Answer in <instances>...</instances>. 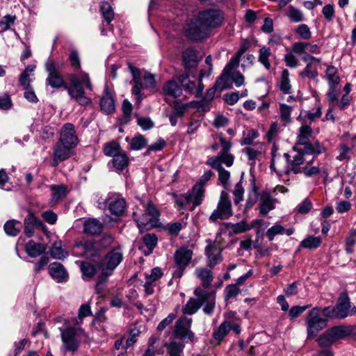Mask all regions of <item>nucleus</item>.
<instances>
[{"label":"nucleus","mask_w":356,"mask_h":356,"mask_svg":"<svg viewBox=\"0 0 356 356\" xmlns=\"http://www.w3.org/2000/svg\"><path fill=\"white\" fill-rule=\"evenodd\" d=\"M311 154L305 151L296 149L294 146L292 151L283 154L286 164H282V173L289 174L291 172L294 174L302 173L305 165H311L313 161V158L308 160L306 157Z\"/></svg>","instance_id":"nucleus-1"},{"label":"nucleus","mask_w":356,"mask_h":356,"mask_svg":"<svg viewBox=\"0 0 356 356\" xmlns=\"http://www.w3.org/2000/svg\"><path fill=\"white\" fill-rule=\"evenodd\" d=\"M143 207L145 208V213L138 216L136 212L133 213L138 227L141 230L159 227V217L161 216L159 209L151 201L144 204Z\"/></svg>","instance_id":"nucleus-2"},{"label":"nucleus","mask_w":356,"mask_h":356,"mask_svg":"<svg viewBox=\"0 0 356 356\" xmlns=\"http://www.w3.org/2000/svg\"><path fill=\"white\" fill-rule=\"evenodd\" d=\"M223 12L218 8L202 10V38L210 34L213 29L220 26L224 21Z\"/></svg>","instance_id":"nucleus-3"},{"label":"nucleus","mask_w":356,"mask_h":356,"mask_svg":"<svg viewBox=\"0 0 356 356\" xmlns=\"http://www.w3.org/2000/svg\"><path fill=\"white\" fill-rule=\"evenodd\" d=\"M128 68L134 83L133 89H149L156 87V79L154 74L145 69H139L131 63Z\"/></svg>","instance_id":"nucleus-4"},{"label":"nucleus","mask_w":356,"mask_h":356,"mask_svg":"<svg viewBox=\"0 0 356 356\" xmlns=\"http://www.w3.org/2000/svg\"><path fill=\"white\" fill-rule=\"evenodd\" d=\"M312 129L309 125H302L299 129V134L297 136V142L294 145L296 149L305 151L309 154H319L322 152V147L318 143L316 146L309 142V137L312 136Z\"/></svg>","instance_id":"nucleus-5"},{"label":"nucleus","mask_w":356,"mask_h":356,"mask_svg":"<svg viewBox=\"0 0 356 356\" xmlns=\"http://www.w3.org/2000/svg\"><path fill=\"white\" fill-rule=\"evenodd\" d=\"M98 207L105 209L107 207L111 214L120 216L126 209V201L120 193H109L106 198L98 200Z\"/></svg>","instance_id":"nucleus-6"},{"label":"nucleus","mask_w":356,"mask_h":356,"mask_svg":"<svg viewBox=\"0 0 356 356\" xmlns=\"http://www.w3.org/2000/svg\"><path fill=\"white\" fill-rule=\"evenodd\" d=\"M321 307H315L308 313L305 322L308 338L315 337L318 333L327 326V321L321 317Z\"/></svg>","instance_id":"nucleus-7"},{"label":"nucleus","mask_w":356,"mask_h":356,"mask_svg":"<svg viewBox=\"0 0 356 356\" xmlns=\"http://www.w3.org/2000/svg\"><path fill=\"white\" fill-rule=\"evenodd\" d=\"M352 333L353 330L350 327L336 326L321 334L318 339V343L322 347L329 346L337 340L349 336Z\"/></svg>","instance_id":"nucleus-8"},{"label":"nucleus","mask_w":356,"mask_h":356,"mask_svg":"<svg viewBox=\"0 0 356 356\" xmlns=\"http://www.w3.org/2000/svg\"><path fill=\"white\" fill-rule=\"evenodd\" d=\"M234 214L232 202L229 194L222 191L220 193V199L217 208L213 211L210 216L211 221H216L218 219L227 220Z\"/></svg>","instance_id":"nucleus-9"},{"label":"nucleus","mask_w":356,"mask_h":356,"mask_svg":"<svg viewBox=\"0 0 356 356\" xmlns=\"http://www.w3.org/2000/svg\"><path fill=\"white\" fill-rule=\"evenodd\" d=\"M179 209L188 207L191 210L200 204V184L197 182L191 193L180 196L174 195Z\"/></svg>","instance_id":"nucleus-10"},{"label":"nucleus","mask_w":356,"mask_h":356,"mask_svg":"<svg viewBox=\"0 0 356 356\" xmlns=\"http://www.w3.org/2000/svg\"><path fill=\"white\" fill-rule=\"evenodd\" d=\"M63 348L66 351L75 353L80 345L79 330L72 327L60 328Z\"/></svg>","instance_id":"nucleus-11"},{"label":"nucleus","mask_w":356,"mask_h":356,"mask_svg":"<svg viewBox=\"0 0 356 356\" xmlns=\"http://www.w3.org/2000/svg\"><path fill=\"white\" fill-rule=\"evenodd\" d=\"M44 67L48 74L47 83L49 86L54 88H60L65 86L58 67L53 60L48 59L44 64Z\"/></svg>","instance_id":"nucleus-12"},{"label":"nucleus","mask_w":356,"mask_h":356,"mask_svg":"<svg viewBox=\"0 0 356 356\" xmlns=\"http://www.w3.org/2000/svg\"><path fill=\"white\" fill-rule=\"evenodd\" d=\"M191 320V318H188L186 316L180 317L175 323V328L172 332L173 336L183 341L186 339L193 341L194 334L189 330Z\"/></svg>","instance_id":"nucleus-13"},{"label":"nucleus","mask_w":356,"mask_h":356,"mask_svg":"<svg viewBox=\"0 0 356 356\" xmlns=\"http://www.w3.org/2000/svg\"><path fill=\"white\" fill-rule=\"evenodd\" d=\"M337 312L339 319L352 316L356 314V306L353 305L346 293H342L337 302Z\"/></svg>","instance_id":"nucleus-14"},{"label":"nucleus","mask_w":356,"mask_h":356,"mask_svg":"<svg viewBox=\"0 0 356 356\" xmlns=\"http://www.w3.org/2000/svg\"><path fill=\"white\" fill-rule=\"evenodd\" d=\"M67 79L74 89H91L92 83L89 75L82 71H74L67 75Z\"/></svg>","instance_id":"nucleus-15"},{"label":"nucleus","mask_w":356,"mask_h":356,"mask_svg":"<svg viewBox=\"0 0 356 356\" xmlns=\"http://www.w3.org/2000/svg\"><path fill=\"white\" fill-rule=\"evenodd\" d=\"M200 108V103L199 102H191L186 104H181L179 102L175 101L174 102V107L172 113L169 116L170 124L175 126L179 119L182 118L186 111L191 108H196L197 111Z\"/></svg>","instance_id":"nucleus-16"},{"label":"nucleus","mask_w":356,"mask_h":356,"mask_svg":"<svg viewBox=\"0 0 356 356\" xmlns=\"http://www.w3.org/2000/svg\"><path fill=\"white\" fill-rule=\"evenodd\" d=\"M58 142L73 149L77 145L79 139L76 134L74 126L72 124L66 123L62 127Z\"/></svg>","instance_id":"nucleus-17"},{"label":"nucleus","mask_w":356,"mask_h":356,"mask_svg":"<svg viewBox=\"0 0 356 356\" xmlns=\"http://www.w3.org/2000/svg\"><path fill=\"white\" fill-rule=\"evenodd\" d=\"M123 259V254L120 247L115 248L108 252L105 257L101 261L99 265L111 271L121 263Z\"/></svg>","instance_id":"nucleus-18"},{"label":"nucleus","mask_w":356,"mask_h":356,"mask_svg":"<svg viewBox=\"0 0 356 356\" xmlns=\"http://www.w3.org/2000/svg\"><path fill=\"white\" fill-rule=\"evenodd\" d=\"M73 148L57 142L53 148L51 165L56 167L60 162L68 159L72 156Z\"/></svg>","instance_id":"nucleus-19"},{"label":"nucleus","mask_w":356,"mask_h":356,"mask_svg":"<svg viewBox=\"0 0 356 356\" xmlns=\"http://www.w3.org/2000/svg\"><path fill=\"white\" fill-rule=\"evenodd\" d=\"M277 202L276 198L273 197L268 191L260 192V200L258 206L259 214L266 216L270 211L275 208Z\"/></svg>","instance_id":"nucleus-20"},{"label":"nucleus","mask_w":356,"mask_h":356,"mask_svg":"<svg viewBox=\"0 0 356 356\" xmlns=\"http://www.w3.org/2000/svg\"><path fill=\"white\" fill-rule=\"evenodd\" d=\"M207 242L208 245L205 248V254L207 257L208 266L213 268L222 260L221 249L216 241L207 240Z\"/></svg>","instance_id":"nucleus-21"},{"label":"nucleus","mask_w":356,"mask_h":356,"mask_svg":"<svg viewBox=\"0 0 356 356\" xmlns=\"http://www.w3.org/2000/svg\"><path fill=\"white\" fill-rule=\"evenodd\" d=\"M198 13L195 18L187 21L184 26L186 36L191 40L197 41L200 39V17Z\"/></svg>","instance_id":"nucleus-22"},{"label":"nucleus","mask_w":356,"mask_h":356,"mask_svg":"<svg viewBox=\"0 0 356 356\" xmlns=\"http://www.w3.org/2000/svg\"><path fill=\"white\" fill-rule=\"evenodd\" d=\"M45 225L38 220L33 213L29 210L27 216L24 220V232L27 237H31L34 234L35 228L44 229Z\"/></svg>","instance_id":"nucleus-23"},{"label":"nucleus","mask_w":356,"mask_h":356,"mask_svg":"<svg viewBox=\"0 0 356 356\" xmlns=\"http://www.w3.org/2000/svg\"><path fill=\"white\" fill-rule=\"evenodd\" d=\"M241 57L237 54H235L230 59L229 63L224 67L221 75L217 79V83L220 84L222 83H228L229 81V76L231 72H233L238 65Z\"/></svg>","instance_id":"nucleus-24"},{"label":"nucleus","mask_w":356,"mask_h":356,"mask_svg":"<svg viewBox=\"0 0 356 356\" xmlns=\"http://www.w3.org/2000/svg\"><path fill=\"white\" fill-rule=\"evenodd\" d=\"M216 305V291L211 289L209 291H202V307L206 314H212Z\"/></svg>","instance_id":"nucleus-25"},{"label":"nucleus","mask_w":356,"mask_h":356,"mask_svg":"<svg viewBox=\"0 0 356 356\" xmlns=\"http://www.w3.org/2000/svg\"><path fill=\"white\" fill-rule=\"evenodd\" d=\"M49 274L57 282H66L68 273L64 266L58 262H54L49 266Z\"/></svg>","instance_id":"nucleus-26"},{"label":"nucleus","mask_w":356,"mask_h":356,"mask_svg":"<svg viewBox=\"0 0 356 356\" xmlns=\"http://www.w3.org/2000/svg\"><path fill=\"white\" fill-rule=\"evenodd\" d=\"M244 82V76L241 72H231L229 81L228 83H225L223 82L220 84H218L216 81L212 89H228L232 83H234L236 87L239 88L243 86Z\"/></svg>","instance_id":"nucleus-27"},{"label":"nucleus","mask_w":356,"mask_h":356,"mask_svg":"<svg viewBox=\"0 0 356 356\" xmlns=\"http://www.w3.org/2000/svg\"><path fill=\"white\" fill-rule=\"evenodd\" d=\"M277 146L274 143L271 149V161L270 168L272 171L275 172L277 175L282 173V161L284 156L277 153Z\"/></svg>","instance_id":"nucleus-28"},{"label":"nucleus","mask_w":356,"mask_h":356,"mask_svg":"<svg viewBox=\"0 0 356 356\" xmlns=\"http://www.w3.org/2000/svg\"><path fill=\"white\" fill-rule=\"evenodd\" d=\"M193 252L186 248H181L175 252V259L177 266L182 268L187 266L192 258Z\"/></svg>","instance_id":"nucleus-29"},{"label":"nucleus","mask_w":356,"mask_h":356,"mask_svg":"<svg viewBox=\"0 0 356 356\" xmlns=\"http://www.w3.org/2000/svg\"><path fill=\"white\" fill-rule=\"evenodd\" d=\"M195 298H191L184 307L183 308V314L184 315H192L196 313L200 307V289L197 288L195 290Z\"/></svg>","instance_id":"nucleus-30"},{"label":"nucleus","mask_w":356,"mask_h":356,"mask_svg":"<svg viewBox=\"0 0 356 356\" xmlns=\"http://www.w3.org/2000/svg\"><path fill=\"white\" fill-rule=\"evenodd\" d=\"M35 69V65H29L26 67L25 70L20 74L19 77V81L20 86L23 87L24 89H29L31 88L30 83L33 79Z\"/></svg>","instance_id":"nucleus-31"},{"label":"nucleus","mask_w":356,"mask_h":356,"mask_svg":"<svg viewBox=\"0 0 356 356\" xmlns=\"http://www.w3.org/2000/svg\"><path fill=\"white\" fill-rule=\"evenodd\" d=\"M260 193L258 192V188L256 186L255 179L253 178L251 183V188L248 193L245 202L244 212L250 209L257 202H259Z\"/></svg>","instance_id":"nucleus-32"},{"label":"nucleus","mask_w":356,"mask_h":356,"mask_svg":"<svg viewBox=\"0 0 356 356\" xmlns=\"http://www.w3.org/2000/svg\"><path fill=\"white\" fill-rule=\"evenodd\" d=\"M179 81L180 83V86H178L176 81H169L165 84L163 89H179L180 87H183L184 89H193L195 87L193 83H190L187 74H180L179 76Z\"/></svg>","instance_id":"nucleus-33"},{"label":"nucleus","mask_w":356,"mask_h":356,"mask_svg":"<svg viewBox=\"0 0 356 356\" xmlns=\"http://www.w3.org/2000/svg\"><path fill=\"white\" fill-rule=\"evenodd\" d=\"M197 51L192 48H188L183 52V60L186 68H194L198 65Z\"/></svg>","instance_id":"nucleus-34"},{"label":"nucleus","mask_w":356,"mask_h":356,"mask_svg":"<svg viewBox=\"0 0 356 356\" xmlns=\"http://www.w3.org/2000/svg\"><path fill=\"white\" fill-rule=\"evenodd\" d=\"M102 223L95 218H88L84 221L83 223V232L90 234L96 235L101 233L102 230Z\"/></svg>","instance_id":"nucleus-35"},{"label":"nucleus","mask_w":356,"mask_h":356,"mask_svg":"<svg viewBox=\"0 0 356 356\" xmlns=\"http://www.w3.org/2000/svg\"><path fill=\"white\" fill-rule=\"evenodd\" d=\"M77 248L82 250V254L88 258L92 259L97 254V248L93 240L84 241L77 244Z\"/></svg>","instance_id":"nucleus-36"},{"label":"nucleus","mask_w":356,"mask_h":356,"mask_svg":"<svg viewBox=\"0 0 356 356\" xmlns=\"http://www.w3.org/2000/svg\"><path fill=\"white\" fill-rule=\"evenodd\" d=\"M47 248L44 245L37 243L33 241H29L25 245V251L31 257H37L44 253Z\"/></svg>","instance_id":"nucleus-37"},{"label":"nucleus","mask_w":356,"mask_h":356,"mask_svg":"<svg viewBox=\"0 0 356 356\" xmlns=\"http://www.w3.org/2000/svg\"><path fill=\"white\" fill-rule=\"evenodd\" d=\"M100 106L102 111L106 114H110L115 111V101L113 96L109 92H106L102 97Z\"/></svg>","instance_id":"nucleus-38"},{"label":"nucleus","mask_w":356,"mask_h":356,"mask_svg":"<svg viewBox=\"0 0 356 356\" xmlns=\"http://www.w3.org/2000/svg\"><path fill=\"white\" fill-rule=\"evenodd\" d=\"M273 56L269 47H262L259 51L258 60L267 70L271 68L270 58Z\"/></svg>","instance_id":"nucleus-39"},{"label":"nucleus","mask_w":356,"mask_h":356,"mask_svg":"<svg viewBox=\"0 0 356 356\" xmlns=\"http://www.w3.org/2000/svg\"><path fill=\"white\" fill-rule=\"evenodd\" d=\"M300 76L302 79L308 78L314 83L317 82V69L315 63L307 64L305 68L299 73Z\"/></svg>","instance_id":"nucleus-40"},{"label":"nucleus","mask_w":356,"mask_h":356,"mask_svg":"<svg viewBox=\"0 0 356 356\" xmlns=\"http://www.w3.org/2000/svg\"><path fill=\"white\" fill-rule=\"evenodd\" d=\"M70 97L81 106L91 104L90 98L87 97L84 90H68Z\"/></svg>","instance_id":"nucleus-41"},{"label":"nucleus","mask_w":356,"mask_h":356,"mask_svg":"<svg viewBox=\"0 0 356 356\" xmlns=\"http://www.w3.org/2000/svg\"><path fill=\"white\" fill-rule=\"evenodd\" d=\"M112 162L116 170L122 171L128 166L129 158L126 153H119L113 156Z\"/></svg>","instance_id":"nucleus-42"},{"label":"nucleus","mask_w":356,"mask_h":356,"mask_svg":"<svg viewBox=\"0 0 356 356\" xmlns=\"http://www.w3.org/2000/svg\"><path fill=\"white\" fill-rule=\"evenodd\" d=\"M263 146L262 145L254 147H248L243 149V152L248 156V159L250 161L251 165H255V161L258 159V156L262 153Z\"/></svg>","instance_id":"nucleus-43"},{"label":"nucleus","mask_w":356,"mask_h":356,"mask_svg":"<svg viewBox=\"0 0 356 356\" xmlns=\"http://www.w3.org/2000/svg\"><path fill=\"white\" fill-rule=\"evenodd\" d=\"M3 228L7 235L15 236L20 232L21 222L15 220H8Z\"/></svg>","instance_id":"nucleus-44"},{"label":"nucleus","mask_w":356,"mask_h":356,"mask_svg":"<svg viewBox=\"0 0 356 356\" xmlns=\"http://www.w3.org/2000/svg\"><path fill=\"white\" fill-rule=\"evenodd\" d=\"M122 117L120 118V124H127L131 120L133 111L132 104L127 100L124 99L122 105Z\"/></svg>","instance_id":"nucleus-45"},{"label":"nucleus","mask_w":356,"mask_h":356,"mask_svg":"<svg viewBox=\"0 0 356 356\" xmlns=\"http://www.w3.org/2000/svg\"><path fill=\"white\" fill-rule=\"evenodd\" d=\"M167 353L169 356H181L184 347L183 343H178L175 341H170L165 343Z\"/></svg>","instance_id":"nucleus-46"},{"label":"nucleus","mask_w":356,"mask_h":356,"mask_svg":"<svg viewBox=\"0 0 356 356\" xmlns=\"http://www.w3.org/2000/svg\"><path fill=\"white\" fill-rule=\"evenodd\" d=\"M51 256L56 259H63L67 257L68 252L65 251L60 241L55 242L49 250Z\"/></svg>","instance_id":"nucleus-47"},{"label":"nucleus","mask_w":356,"mask_h":356,"mask_svg":"<svg viewBox=\"0 0 356 356\" xmlns=\"http://www.w3.org/2000/svg\"><path fill=\"white\" fill-rule=\"evenodd\" d=\"M50 188L52 191L51 202L54 204L57 203L67 195L66 188L63 186L51 185Z\"/></svg>","instance_id":"nucleus-48"},{"label":"nucleus","mask_w":356,"mask_h":356,"mask_svg":"<svg viewBox=\"0 0 356 356\" xmlns=\"http://www.w3.org/2000/svg\"><path fill=\"white\" fill-rule=\"evenodd\" d=\"M286 15L291 22L295 23L301 22L304 20V15L302 11L293 6L288 7Z\"/></svg>","instance_id":"nucleus-49"},{"label":"nucleus","mask_w":356,"mask_h":356,"mask_svg":"<svg viewBox=\"0 0 356 356\" xmlns=\"http://www.w3.org/2000/svg\"><path fill=\"white\" fill-rule=\"evenodd\" d=\"M147 144V140L141 134H137L133 137L129 143V149L132 150H140Z\"/></svg>","instance_id":"nucleus-50"},{"label":"nucleus","mask_w":356,"mask_h":356,"mask_svg":"<svg viewBox=\"0 0 356 356\" xmlns=\"http://www.w3.org/2000/svg\"><path fill=\"white\" fill-rule=\"evenodd\" d=\"M321 243V238L318 236H309L300 244V248L307 249L317 248Z\"/></svg>","instance_id":"nucleus-51"},{"label":"nucleus","mask_w":356,"mask_h":356,"mask_svg":"<svg viewBox=\"0 0 356 356\" xmlns=\"http://www.w3.org/2000/svg\"><path fill=\"white\" fill-rule=\"evenodd\" d=\"M101 13L104 21L109 24L114 17V12L111 6L108 2H102L101 4Z\"/></svg>","instance_id":"nucleus-52"},{"label":"nucleus","mask_w":356,"mask_h":356,"mask_svg":"<svg viewBox=\"0 0 356 356\" xmlns=\"http://www.w3.org/2000/svg\"><path fill=\"white\" fill-rule=\"evenodd\" d=\"M104 152L105 155L113 157L120 153V145L118 142L112 140L105 144Z\"/></svg>","instance_id":"nucleus-53"},{"label":"nucleus","mask_w":356,"mask_h":356,"mask_svg":"<svg viewBox=\"0 0 356 356\" xmlns=\"http://www.w3.org/2000/svg\"><path fill=\"white\" fill-rule=\"evenodd\" d=\"M218 180L225 189L229 187L230 173L221 165L218 166Z\"/></svg>","instance_id":"nucleus-54"},{"label":"nucleus","mask_w":356,"mask_h":356,"mask_svg":"<svg viewBox=\"0 0 356 356\" xmlns=\"http://www.w3.org/2000/svg\"><path fill=\"white\" fill-rule=\"evenodd\" d=\"M232 326L229 322H223L222 323L220 324L218 330L214 332V338L218 341L222 340L225 337V336L229 332Z\"/></svg>","instance_id":"nucleus-55"},{"label":"nucleus","mask_w":356,"mask_h":356,"mask_svg":"<svg viewBox=\"0 0 356 356\" xmlns=\"http://www.w3.org/2000/svg\"><path fill=\"white\" fill-rule=\"evenodd\" d=\"M241 293L237 284L227 285L224 291L225 299L226 301L235 298Z\"/></svg>","instance_id":"nucleus-56"},{"label":"nucleus","mask_w":356,"mask_h":356,"mask_svg":"<svg viewBox=\"0 0 356 356\" xmlns=\"http://www.w3.org/2000/svg\"><path fill=\"white\" fill-rule=\"evenodd\" d=\"M80 268L83 276L87 278L92 277L96 273L95 266L88 262H80Z\"/></svg>","instance_id":"nucleus-57"},{"label":"nucleus","mask_w":356,"mask_h":356,"mask_svg":"<svg viewBox=\"0 0 356 356\" xmlns=\"http://www.w3.org/2000/svg\"><path fill=\"white\" fill-rule=\"evenodd\" d=\"M337 69L333 66H329L326 70V76L330 84V87H334L339 81V77L337 74Z\"/></svg>","instance_id":"nucleus-58"},{"label":"nucleus","mask_w":356,"mask_h":356,"mask_svg":"<svg viewBox=\"0 0 356 356\" xmlns=\"http://www.w3.org/2000/svg\"><path fill=\"white\" fill-rule=\"evenodd\" d=\"M356 243V229H352L346 239V251L350 254L353 252V247Z\"/></svg>","instance_id":"nucleus-59"},{"label":"nucleus","mask_w":356,"mask_h":356,"mask_svg":"<svg viewBox=\"0 0 356 356\" xmlns=\"http://www.w3.org/2000/svg\"><path fill=\"white\" fill-rule=\"evenodd\" d=\"M339 155L337 156V159L339 161H349L350 160V156H349V153L351 151V149L344 143L340 144L338 147Z\"/></svg>","instance_id":"nucleus-60"},{"label":"nucleus","mask_w":356,"mask_h":356,"mask_svg":"<svg viewBox=\"0 0 356 356\" xmlns=\"http://www.w3.org/2000/svg\"><path fill=\"white\" fill-rule=\"evenodd\" d=\"M285 232V228L279 224H275L266 231V236L269 239L270 241H272L275 236L278 234H284Z\"/></svg>","instance_id":"nucleus-61"},{"label":"nucleus","mask_w":356,"mask_h":356,"mask_svg":"<svg viewBox=\"0 0 356 356\" xmlns=\"http://www.w3.org/2000/svg\"><path fill=\"white\" fill-rule=\"evenodd\" d=\"M69 61L71 67L74 69V72L81 70L80 57L76 50L71 51L69 55Z\"/></svg>","instance_id":"nucleus-62"},{"label":"nucleus","mask_w":356,"mask_h":356,"mask_svg":"<svg viewBox=\"0 0 356 356\" xmlns=\"http://www.w3.org/2000/svg\"><path fill=\"white\" fill-rule=\"evenodd\" d=\"M233 194L234 195V202L236 205H238L243 200L244 188L241 181L236 184Z\"/></svg>","instance_id":"nucleus-63"},{"label":"nucleus","mask_w":356,"mask_h":356,"mask_svg":"<svg viewBox=\"0 0 356 356\" xmlns=\"http://www.w3.org/2000/svg\"><path fill=\"white\" fill-rule=\"evenodd\" d=\"M291 106L284 103L280 104V118L283 122L289 123L291 121Z\"/></svg>","instance_id":"nucleus-64"}]
</instances>
